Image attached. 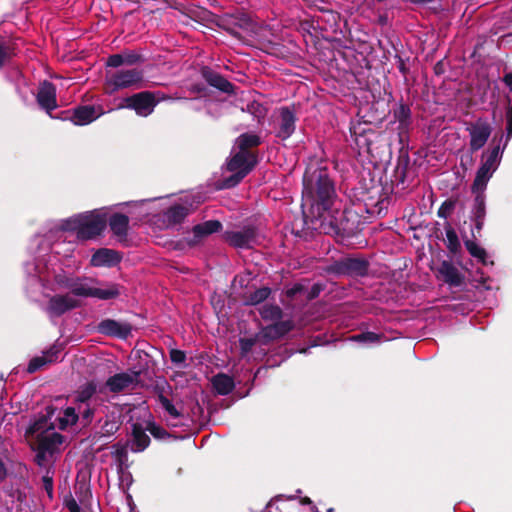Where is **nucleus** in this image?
<instances>
[{
	"instance_id": "cd10ccee",
	"label": "nucleus",
	"mask_w": 512,
	"mask_h": 512,
	"mask_svg": "<svg viewBox=\"0 0 512 512\" xmlns=\"http://www.w3.org/2000/svg\"><path fill=\"white\" fill-rule=\"evenodd\" d=\"M120 287L121 286L117 283H107L103 288L91 287L89 289L88 297H94L101 300L115 299L120 295Z\"/></svg>"
},
{
	"instance_id": "a19ab883",
	"label": "nucleus",
	"mask_w": 512,
	"mask_h": 512,
	"mask_svg": "<svg viewBox=\"0 0 512 512\" xmlns=\"http://www.w3.org/2000/svg\"><path fill=\"white\" fill-rule=\"evenodd\" d=\"M10 460V451L5 445L0 446V483L8 477V468L6 461Z\"/></svg>"
},
{
	"instance_id": "c03bdc74",
	"label": "nucleus",
	"mask_w": 512,
	"mask_h": 512,
	"mask_svg": "<svg viewBox=\"0 0 512 512\" xmlns=\"http://www.w3.org/2000/svg\"><path fill=\"white\" fill-rule=\"evenodd\" d=\"M114 451L112 455L115 457L119 465H123L128 458V451L125 445L115 444L113 445Z\"/></svg>"
},
{
	"instance_id": "f704fd0d",
	"label": "nucleus",
	"mask_w": 512,
	"mask_h": 512,
	"mask_svg": "<svg viewBox=\"0 0 512 512\" xmlns=\"http://www.w3.org/2000/svg\"><path fill=\"white\" fill-rule=\"evenodd\" d=\"M262 319L268 321H280L283 317V310L278 305H265L260 310Z\"/></svg>"
},
{
	"instance_id": "8fccbe9b",
	"label": "nucleus",
	"mask_w": 512,
	"mask_h": 512,
	"mask_svg": "<svg viewBox=\"0 0 512 512\" xmlns=\"http://www.w3.org/2000/svg\"><path fill=\"white\" fill-rule=\"evenodd\" d=\"M506 139L504 141V148H506L509 140L512 138V105H510L506 112Z\"/></svg>"
},
{
	"instance_id": "a211bd4d",
	"label": "nucleus",
	"mask_w": 512,
	"mask_h": 512,
	"mask_svg": "<svg viewBox=\"0 0 512 512\" xmlns=\"http://www.w3.org/2000/svg\"><path fill=\"white\" fill-rule=\"evenodd\" d=\"M45 410L46 413L41 415L28 427L26 434L37 436L40 433L48 434L54 431V423L50 422V419L54 415L56 408L53 406H47Z\"/></svg>"
},
{
	"instance_id": "4c0bfd02",
	"label": "nucleus",
	"mask_w": 512,
	"mask_h": 512,
	"mask_svg": "<svg viewBox=\"0 0 512 512\" xmlns=\"http://www.w3.org/2000/svg\"><path fill=\"white\" fill-rule=\"evenodd\" d=\"M258 342L262 344L261 332L255 334L253 337H241L239 339L241 354L247 355Z\"/></svg>"
},
{
	"instance_id": "c85d7f7f",
	"label": "nucleus",
	"mask_w": 512,
	"mask_h": 512,
	"mask_svg": "<svg viewBox=\"0 0 512 512\" xmlns=\"http://www.w3.org/2000/svg\"><path fill=\"white\" fill-rule=\"evenodd\" d=\"M485 190H477L472 186V192L475 194L472 208V220L475 224H482L485 218Z\"/></svg>"
},
{
	"instance_id": "9b49d317",
	"label": "nucleus",
	"mask_w": 512,
	"mask_h": 512,
	"mask_svg": "<svg viewBox=\"0 0 512 512\" xmlns=\"http://www.w3.org/2000/svg\"><path fill=\"white\" fill-rule=\"evenodd\" d=\"M80 302L72 298L69 294L65 295H53L50 297L47 306L45 308L46 313L49 317H60L63 314L78 308Z\"/></svg>"
},
{
	"instance_id": "bf43d9fd",
	"label": "nucleus",
	"mask_w": 512,
	"mask_h": 512,
	"mask_svg": "<svg viewBox=\"0 0 512 512\" xmlns=\"http://www.w3.org/2000/svg\"><path fill=\"white\" fill-rule=\"evenodd\" d=\"M152 96H153L152 98H153V102H154L155 106L160 101H164V100H168V99H181L182 98L181 96L171 97V96L166 95L165 93H163L161 91L152 92Z\"/></svg>"
},
{
	"instance_id": "423d86ee",
	"label": "nucleus",
	"mask_w": 512,
	"mask_h": 512,
	"mask_svg": "<svg viewBox=\"0 0 512 512\" xmlns=\"http://www.w3.org/2000/svg\"><path fill=\"white\" fill-rule=\"evenodd\" d=\"M256 157L250 151H238L228 161L227 169L233 175L224 181L226 188L237 185L255 166Z\"/></svg>"
},
{
	"instance_id": "e433bc0d",
	"label": "nucleus",
	"mask_w": 512,
	"mask_h": 512,
	"mask_svg": "<svg viewBox=\"0 0 512 512\" xmlns=\"http://www.w3.org/2000/svg\"><path fill=\"white\" fill-rule=\"evenodd\" d=\"M63 414L64 416L59 418V428L61 430H65L69 425L76 424L79 420V415L74 407H67Z\"/></svg>"
},
{
	"instance_id": "2eb2a0df",
	"label": "nucleus",
	"mask_w": 512,
	"mask_h": 512,
	"mask_svg": "<svg viewBox=\"0 0 512 512\" xmlns=\"http://www.w3.org/2000/svg\"><path fill=\"white\" fill-rule=\"evenodd\" d=\"M294 329L292 320H280L261 329L262 344L267 345L271 341L278 340Z\"/></svg>"
},
{
	"instance_id": "4d7b16f0",
	"label": "nucleus",
	"mask_w": 512,
	"mask_h": 512,
	"mask_svg": "<svg viewBox=\"0 0 512 512\" xmlns=\"http://www.w3.org/2000/svg\"><path fill=\"white\" fill-rule=\"evenodd\" d=\"M121 54L123 56L125 65L131 66L140 61V56L135 52H124Z\"/></svg>"
},
{
	"instance_id": "c9c22d12",
	"label": "nucleus",
	"mask_w": 512,
	"mask_h": 512,
	"mask_svg": "<svg viewBox=\"0 0 512 512\" xmlns=\"http://www.w3.org/2000/svg\"><path fill=\"white\" fill-rule=\"evenodd\" d=\"M446 245L452 254H456L460 248V241L453 226H446Z\"/></svg>"
},
{
	"instance_id": "393cba45",
	"label": "nucleus",
	"mask_w": 512,
	"mask_h": 512,
	"mask_svg": "<svg viewBox=\"0 0 512 512\" xmlns=\"http://www.w3.org/2000/svg\"><path fill=\"white\" fill-rule=\"evenodd\" d=\"M112 235L122 247L137 245V237L132 232L131 226H110Z\"/></svg>"
},
{
	"instance_id": "0eeeda50",
	"label": "nucleus",
	"mask_w": 512,
	"mask_h": 512,
	"mask_svg": "<svg viewBox=\"0 0 512 512\" xmlns=\"http://www.w3.org/2000/svg\"><path fill=\"white\" fill-rule=\"evenodd\" d=\"M466 131L469 134V148L471 152H477L487 143L492 127L490 123L484 118H478L473 122L466 123Z\"/></svg>"
},
{
	"instance_id": "473e14b6",
	"label": "nucleus",
	"mask_w": 512,
	"mask_h": 512,
	"mask_svg": "<svg viewBox=\"0 0 512 512\" xmlns=\"http://www.w3.org/2000/svg\"><path fill=\"white\" fill-rule=\"evenodd\" d=\"M271 294V289L269 287H261L256 289L254 292H251L244 296V304L255 306L262 302H264L269 295Z\"/></svg>"
},
{
	"instance_id": "c756f323",
	"label": "nucleus",
	"mask_w": 512,
	"mask_h": 512,
	"mask_svg": "<svg viewBox=\"0 0 512 512\" xmlns=\"http://www.w3.org/2000/svg\"><path fill=\"white\" fill-rule=\"evenodd\" d=\"M222 226H193L192 236L186 237L185 240L189 246L199 244L205 237L218 232Z\"/></svg>"
},
{
	"instance_id": "7ed1b4c3",
	"label": "nucleus",
	"mask_w": 512,
	"mask_h": 512,
	"mask_svg": "<svg viewBox=\"0 0 512 512\" xmlns=\"http://www.w3.org/2000/svg\"><path fill=\"white\" fill-rule=\"evenodd\" d=\"M144 86V73L141 69H119L107 73L105 87L108 94L123 89H140Z\"/></svg>"
},
{
	"instance_id": "680f3d73",
	"label": "nucleus",
	"mask_w": 512,
	"mask_h": 512,
	"mask_svg": "<svg viewBox=\"0 0 512 512\" xmlns=\"http://www.w3.org/2000/svg\"><path fill=\"white\" fill-rule=\"evenodd\" d=\"M65 506L67 507L69 512H81V508L74 498L66 500Z\"/></svg>"
},
{
	"instance_id": "0e129e2a",
	"label": "nucleus",
	"mask_w": 512,
	"mask_h": 512,
	"mask_svg": "<svg viewBox=\"0 0 512 512\" xmlns=\"http://www.w3.org/2000/svg\"><path fill=\"white\" fill-rule=\"evenodd\" d=\"M57 283L66 288V289H69L70 290V284H73L74 283V278H63V279H58L57 280Z\"/></svg>"
},
{
	"instance_id": "f257e3e1",
	"label": "nucleus",
	"mask_w": 512,
	"mask_h": 512,
	"mask_svg": "<svg viewBox=\"0 0 512 512\" xmlns=\"http://www.w3.org/2000/svg\"><path fill=\"white\" fill-rule=\"evenodd\" d=\"M307 195L311 198V220L320 224H335L331 208L337 198L335 185L326 169H318L304 178Z\"/></svg>"
},
{
	"instance_id": "7c9ffc66",
	"label": "nucleus",
	"mask_w": 512,
	"mask_h": 512,
	"mask_svg": "<svg viewBox=\"0 0 512 512\" xmlns=\"http://www.w3.org/2000/svg\"><path fill=\"white\" fill-rule=\"evenodd\" d=\"M58 353L59 350L53 347L49 349L47 352H45L43 356L32 358L28 364L27 371L29 373H34L44 365L56 361Z\"/></svg>"
},
{
	"instance_id": "a878e982",
	"label": "nucleus",
	"mask_w": 512,
	"mask_h": 512,
	"mask_svg": "<svg viewBox=\"0 0 512 512\" xmlns=\"http://www.w3.org/2000/svg\"><path fill=\"white\" fill-rule=\"evenodd\" d=\"M147 429L140 423L132 425L133 446L132 451L142 452L150 445V437L146 434Z\"/></svg>"
},
{
	"instance_id": "4468645a",
	"label": "nucleus",
	"mask_w": 512,
	"mask_h": 512,
	"mask_svg": "<svg viewBox=\"0 0 512 512\" xmlns=\"http://www.w3.org/2000/svg\"><path fill=\"white\" fill-rule=\"evenodd\" d=\"M97 332L109 337L127 339L132 332V325L107 318L98 323Z\"/></svg>"
},
{
	"instance_id": "864d4df0",
	"label": "nucleus",
	"mask_w": 512,
	"mask_h": 512,
	"mask_svg": "<svg viewBox=\"0 0 512 512\" xmlns=\"http://www.w3.org/2000/svg\"><path fill=\"white\" fill-rule=\"evenodd\" d=\"M324 289H325V285L322 283L313 284V286L307 293L306 300L312 301V300L316 299Z\"/></svg>"
},
{
	"instance_id": "49530a36",
	"label": "nucleus",
	"mask_w": 512,
	"mask_h": 512,
	"mask_svg": "<svg viewBox=\"0 0 512 512\" xmlns=\"http://www.w3.org/2000/svg\"><path fill=\"white\" fill-rule=\"evenodd\" d=\"M411 111L410 108L405 105L401 104L398 109L395 111V118L401 123L406 124L408 120L410 119Z\"/></svg>"
},
{
	"instance_id": "5701e85b",
	"label": "nucleus",
	"mask_w": 512,
	"mask_h": 512,
	"mask_svg": "<svg viewBox=\"0 0 512 512\" xmlns=\"http://www.w3.org/2000/svg\"><path fill=\"white\" fill-rule=\"evenodd\" d=\"M191 211V203L185 200L170 206L165 216L169 224H180Z\"/></svg>"
},
{
	"instance_id": "6e6d98bb",
	"label": "nucleus",
	"mask_w": 512,
	"mask_h": 512,
	"mask_svg": "<svg viewBox=\"0 0 512 512\" xmlns=\"http://www.w3.org/2000/svg\"><path fill=\"white\" fill-rule=\"evenodd\" d=\"M305 291V286L301 283L294 284L291 288L286 290V296L290 299H294L298 294Z\"/></svg>"
},
{
	"instance_id": "e2e57ef3",
	"label": "nucleus",
	"mask_w": 512,
	"mask_h": 512,
	"mask_svg": "<svg viewBox=\"0 0 512 512\" xmlns=\"http://www.w3.org/2000/svg\"><path fill=\"white\" fill-rule=\"evenodd\" d=\"M148 200H140V201H136V202H130V203H125L124 205L130 207L131 209L128 211V213L130 214H134V210L140 208L144 203H146Z\"/></svg>"
},
{
	"instance_id": "ddd939ff",
	"label": "nucleus",
	"mask_w": 512,
	"mask_h": 512,
	"mask_svg": "<svg viewBox=\"0 0 512 512\" xmlns=\"http://www.w3.org/2000/svg\"><path fill=\"white\" fill-rule=\"evenodd\" d=\"M257 236L256 226H243L241 231H225V240L233 247L248 249L255 242Z\"/></svg>"
},
{
	"instance_id": "79ce46f5",
	"label": "nucleus",
	"mask_w": 512,
	"mask_h": 512,
	"mask_svg": "<svg viewBox=\"0 0 512 512\" xmlns=\"http://www.w3.org/2000/svg\"><path fill=\"white\" fill-rule=\"evenodd\" d=\"M163 409L173 418H179L181 417L180 411L176 409L174 404L165 396L160 395V402Z\"/></svg>"
},
{
	"instance_id": "f8f14e48",
	"label": "nucleus",
	"mask_w": 512,
	"mask_h": 512,
	"mask_svg": "<svg viewBox=\"0 0 512 512\" xmlns=\"http://www.w3.org/2000/svg\"><path fill=\"white\" fill-rule=\"evenodd\" d=\"M152 92L143 91L124 99L125 107L135 110L139 116L150 115L154 108Z\"/></svg>"
},
{
	"instance_id": "b1692460",
	"label": "nucleus",
	"mask_w": 512,
	"mask_h": 512,
	"mask_svg": "<svg viewBox=\"0 0 512 512\" xmlns=\"http://www.w3.org/2000/svg\"><path fill=\"white\" fill-rule=\"evenodd\" d=\"M100 116V113L97 112L95 107L86 105V106H79L73 111V114L70 118V120L75 125H87L91 123L92 121L96 120Z\"/></svg>"
},
{
	"instance_id": "58836bf2",
	"label": "nucleus",
	"mask_w": 512,
	"mask_h": 512,
	"mask_svg": "<svg viewBox=\"0 0 512 512\" xmlns=\"http://www.w3.org/2000/svg\"><path fill=\"white\" fill-rule=\"evenodd\" d=\"M86 279L87 278L80 277L74 278V283L69 285L71 294L79 297H88L91 287L83 283Z\"/></svg>"
},
{
	"instance_id": "dca6fc26",
	"label": "nucleus",
	"mask_w": 512,
	"mask_h": 512,
	"mask_svg": "<svg viewBox=\"0 0 512 512\" xmlns=\"http://www.w3.org/2000/svg\"><path fill=\"white\" fill-rule=\"evenodd\" d=\"M36 100L39 106L52 117V111L58 107L54 84L49 81L42 82L39 86Z\"/></svg>"
},
{
	"instance_id": "09e8293b",
	"label": "nucleus",
	"mask_w": 512,
	"mask_h": 512,
	"mask_svg": "<svg viewBox=\"0 0 512 512\" xmlns=\"http://www.w3.org/2000/svg\"><path fill=\"white\" fill-rule=\"evenodd\" d=\"M94 414H95V408H92L90 406H87L81 412V415L79 416V419H80V422H81L83 427H87L88 425L91 424V422L93 420V417H94Z\"/></svg>"
},
{
	"instance_id": "1a4fd4ad",
	"label": "nucleus",
	"mask_w": 512,
	"mask_h": 512,
	"mask_svg": "<svg viewBox=\"0 0 512 512\" xmlns=\"http://www.w3.org/2000/svg\"><path fill=\"white\" fill-rule=\"evenodd\" d=\"M141 370H132L131 373L121 372L110 376L105 386L111 393H121L127 389H134L140 384Z\"/></svg>"
},
{
	"instance_id": "774afa93",
	"label": "nucleus",
	"mask_w": 512,
	"mask_h": 512,
	"mask_svg": "<svg viewBox=\"0 0 512 512\" xmlns=\"http://www.w3.org/2000/svg\"><path fill=\"white\" fill-rule=\"evenodd\" d=\"M504 83L510 88L512 92V73H507L503 78Z\"/></svg>"
},
{
	"instance_id": "ea45409f",
	"label": "nucleus",
	"mask_w": 512,
	"mask_h": 512,
	"mask_svg": "<svg viewBox=\"0 0 512 512\" xmlns=\"http://www.w3.org/2000/svg\"><path fill=\"white\" fill-rule=\"evenodd\" d=\"M465 247L468 250V252L471 254V256L479 259L483 265H487L486 260V251L484 248L478 246L474 241L467 240L465 241Z\"/></svg>"
},
{
	"instance_id": "603ef678",
	"label": "nucleus",
	"mask_w": 512,
	"mask_h": 512,
	"mask_svg": "<svg viewBox=\"0 0 512 512\" xmlns=\"http://www.w3.org/2000/svg\"><path fill=\"white\" fill-rule=\"evenodd\" d=\"M43 489L46 491L50 499L53 498V478L49 475V470L42 477Z\"/></svg>"
},
{
	"instance_id": "052dcab7",
	"label": "nucleus",
	"mask_w": 512,
	"mask_h": 512,
	"mask_svg": "<svg viewBox=\"0 0 512 512\" xmlns=\"http://www.w3.org/2000/svg\"><path fill=\"white\" fill-rule=\"evenodd\" d=\"M35 449H36L37 453H36L34 461L38 466L42 467L46 464L48 453L37 448V447Z\"/></svg>"
},
{
	"instance_id": "37998d69",
	"label": "nucleus",
	"mask_w": 512,
	"mask_h": 512,
	"mask_svg": "<svg viewBox=\"0 0 512 512\" xmlns=\"http://www.w3.org/2000/svg\"><path fill=\"white\" fill-rule=\"evenodd\" d=\"M146 429L151 433V435L156 439H165L169 436L167 430L163 427L155 424L154 422H148Z\"/></svg>"
},
{
	"instance_id": "72a5a7b5",
	"label": "nucleus",
	"mask_w": 512,
	"mask_h": 512,
	"mask_svg": "<svg viewBox=\"0 0 512 512\" xmlns=\"http://www.w3.org/2000/svg\"><path fill=\"white\" fill-rule=\"evenodd\" d=\"M260 143V137L256 134L244 133L236 139V146L240 151H249V148L256 147Z\"/></svg>"
},
{
	"instance_id": "69168bd1",
	"label": "nucleus",
	"mask_w": 512,
	"mask_h": 512,
	"mask_svg": "<svg viewBox=\"0 0 512 512\" xmlns=\"http://www.w3.org/2000/svg\"><path fill=\"white\" fill-rule=\"evenodd\" d=\"M6 58H7L6 47L2 42H0V68L3 66Z\"/></svg>"
},
{
	"instance_id": "aec40b11",
	"label": "nucleus",
	"mask_w": 512,
	"mask_h": 512,
	"mask_svg": "<svg viewBox=\"0 0 512 512\" xmlns=\"http://www.w3.org/2000/svg\"><path fill=\"white\" fill-rule=\"evenodd\" d=\"M63 441L64 436L58 432L40 433L36 436V447L52 455L57 451V446L61 445Z\"/></svg>"
},
{
	"instance_id": "20e7f679",
	"label": "nucleus",
	"mask_w": 512,
	"mask_h": 512,
	"mask_svg": "<svg viewBox=\"0 0 512 512\" xmlns=\"http://www.w3.org/2000/svg\"><path fill=\"white\" fill-rule=\"evenodd\" d=\"M110 208L103 207L76 214L63 221L62 224H129L130 218L124 213H110Z\"/></svg>"
},
{
	"instance_id": "de8ad7c7",
	"label": "nucleus",
	"mask_w": 512,
	"mask_h": 512,
	"mask_svg": "<svg viewBox=\"0 0 512 512\" xmlns=\"http://www.w3.org/2000/svg\"><path fill=\"white\" fill-rule=\"evenodd\" d=\"M353 340L358 342H370L374 343L380 340V335L374 332H362L360 334L354 335Z\"/></svg>"
},
{
	"instance_id": "13d9d810",
	"label": "nucleus",
	"mask_w": 512,
	"mask_h": 512,
	"mask_svg": "<svg viewBox=\"0 0 512 512\" xmlns=\"http://www.w3.org/2000/svg\"><path fill=\"white\" fill-rule=\"evenodd\" d=\"M118 428L119 426L116 424V422L107 420L102 425L103 435L111 436L118 430Z\"/></svg>"
},
{
	"instance_id": "6ab92c4d",
	"label": "nucleus",
	"mask_w": 512,
	"mask_h": 512,
	"mask_svg": "<svg viewBox=\"0 0 512 512\" xmlns=\"http://www.w3.org/2000/svg\"><path fill=\"white\" fill-rule=\"evenodd\" d=\"M437 272L449 286L459 287L464 282V276L450 261L443 260L437 268Z\"/></svg>"
},
{
	"instance_id": "bb28decb",
	"label": "nucleus",
	"mask_w": 512,
	"mask_h": 512,
	"mask_svg": "<svg viewBox=\"0 0 512 512\" xmlns=\"http://www.w3.org/2000/svg\"><path fill=\"white\" fill-rule=\"evenodd\" d=\"M212 386L218 395L225 396L234 390L235 382L231 376L225 373H218L212 378Z\"/></svg>"
},
{
	"instance_id": "4be33fe9",
	"label": "nucleus",
	"mask_w": 512,
	"mask_h": 512,
	"mask_svg": "<svg viewBox=\"0 0 512 512\" xmlns=\"http://www.w3.org/2000/svg\"><path fill=\"white\" fill-rule=\"evenodd\" d=\"M107 226H60L61 230L74 232L80 241L96 239Z\"/></svg>"
},
{
	"instance_id": "2f4dec72",
	"label": "nucleus",
	"mask_w": 512,
	"mask_h": 512,
	"mask_svg": "<svg viewBox=\"0 0 512 512\" xmlns=\"http://www.w3.org/2000/svg\"><path fill=\"white\" fill-rule=\"evenodd\" d=\"M97 392V383L94 380L81 385L76 391L75 402L87 403Z\"/></svg>"
},
{
	"instance_id": "f3484780",
	"label": "nucleus",
	"mask_w": 512,
	"mask_h": 512,
	"mask_svg": "<svg viewBox=\"0 0 512 512\" xmlns=\"http://www.w3.org/2000/svg\"><path fill=\"white\" fill-rule=\"evenodd\" d=\"M122 260V254L109 248L98 249L91 257V265L94 267H114Z\"/></svg>"
},
{
	"instance_id": "39448f33",
	"label": "nucleus",
	"mask_w": 512,
	"mask_h": 512,
	"mask_svg": "<svg viewBox=\"0 0 512 512\" xmlns=\"http://www.w3.org/2000/svg\"><path fill=\"white\" fill-rule=\"evenodd\" d=\"M370 263L365 258L343 257L324 268L327 274L334 276L365 277L369 273Z\"/></svg>"
},
{
	"instance_id": "412c9836",
	"label": "nucleus",
	"mask_w": 512,
	"mask_h": 512,
	"mask_svg": "<svg viewBox=\"0 0 512 512\" xmlns=\"http://www.w3.org/2000/svg\"><path fill=\"white\" fill-rule=\"evenodd\" d=\"M202 75L210 86L224 93L234 94V85L219 73L205 67L202 69Z\"/></svg>"
},
{
	"instance_id": "a18cd8bd",
	"label": "nucleus",
	"mask_w": 512,
	"mask_h": 512,
	"mask_svg": "<svg viewBox=\"0 0 512 512\" xmlns=\"http://www.w3.org/2000/svg\"><path fill=\"white\" fill-rule=\"evenodd\" d=\"M456 206V201L452 199L446 200L438 210V215L441 218H448L453 213Z\"/></svg>"
},
{
	"instance_id": "9d476101",
	"label": "nucleus",
	"mask_w": 512,
	"mask_h": 512,
	"mask_svg": "<svg viewBox=\"0 0 512 512\" xmlns=\"http://www.w3.org/2000/svg\"><path fill=\"white\" fill-rule=\"evenodd\" d=\"M274 129L276 137L281 140L288 139L296 129V115L294 111L289 107H281L278 109L274 121Z\"/></svg>"
},
{
	"instance_id": "5fc2aeb1",
	"label": "nucleus",
	"mask_w": 512,
	"mask_h": 512,
	"mask_svg": "<svg viewBox=\"0 0 512 512\" xmlns=\"http://www.w3.org/2000/svg\"><path fill=\"white\" fill-rule=\"evenodd\" d=\"M106 64H107V66L113 67V68H118L122 65H125L123 56L121 53L110 55L107 59Z\"/></svg>"
},
{
	"instance_id": "f03ea898",
	"label": "nucleus",
	"mask_w": 512,
	"mask_h": 512,
	"mask_svg": "<svg viewBox=\"0 0 512 512\" xmlns=\"http://www.w3.org/2000/svg\"><path fill=\"white\" fill-rule=\"evenodd\" d=\"M502 140L503 135L500 136L499 143L483 152L481 165L476 172V176L472 184L475 189L480 191L485 190L489 180L498 169L505 150L504 145L502 147L500 146Z\"/></svg>"
},
{
	"instance_id": "6e6552de",
	"label": "nucleus",
	"mask_w": 512,
	"mask_h": 512,
	"mask_svg": "<svg viewBox=\"0 0 512 512\" xmlns=\"http://www.w3.org/2000/svg\"><path fill=\"white\" fill-rule=\"evenodd\" d=\"M289 229V232L293 234L295 237H298L304 241L312 240L317 233H325L330 234L331 232L336 235H340L342 237H352L354 232L348 231L346 226H286Z\"/></svg>"
},
{
	"instance_id": "3c124183",
	"label": "nucleus",
	"mask_w": 512,
	"mask_h": 512,
	"mask_svg": "<svg viewBox=\"0 0 512 512\" xmlns=\"http://www.w3.org/2000/svg\"><path fill=\"white\" fill-rule=\"evenodd\" d=\"M170 360L172 363L176 365H182L184 364L186 360V354L184 351L179 349H171L170 350Z\"/></svg>"
},
{
	"instance_id": "338daca9",
	"label": "nucleus",
	"mask_w": 512,
	"mask_h": 512,
	"mask_svg": "<svg viewBox=\"0 0 512 512\" xmlns=\"http://www.w3.org/2000/svg\"><path fill=\"white\" fill-rule=\"evenodd\" d=\"M154 391L157 394L158 401L160 402V395H164L165 385L164 384H156L154 387Z\"/></svg>"
}]
</instances>
